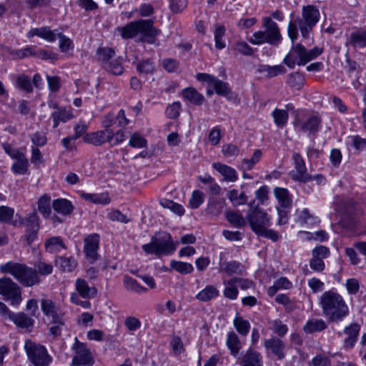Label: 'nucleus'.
<instances>
[{
	"label": "nucleus",
	"mask_w": 366,
	"mask_h": 366,
	"mask_svg": "<svg viewBox=\"0 0 366 366\" xmlns=\"http://www.w3.org/2000/svg\"><path fill=\"white\" fill-rule=\"evenodd\" d=\"M0 272L13 276L21 285L29 287L39 284L40 276H47L53 272V265L39 260L30 267L19 262H8L0 265Z\"/></svg>",
	"instance_id": "f257e3e1"
},
{
	"label": "nucleus",
	"mask_w": 366,
	"mask_h": 366,
	"mask_svg": "<svg viewBox=\"0 0 366 366\" xmlns=\"http://www.w3.org/2000/svg\"><path fill=\"white\" fill-rule=\"evenodd\" d=\"M322 315L330 322H339L349 315V308L343 297L337 292L326 291L320 297Z\"/></svg>",
	"instance_id": "f03ea898"
},
{
	"label": "nucleus",
	"mask_w": 366,
	"mask_h": 366,
	"mask_svg": "<svg viewBox=\"0 0 366 366\" xmlns=\"http://www.w3.org/2000/svg\"><path fill=\"white\" fill-rule=\"evenodd\" d=\"M262 28L264 30L255 31L251 37L248 38L249 42L253 45L267 43L272 46H279L282 41V36L277 24L271 17H264Z\"/></svg>",
	"instance_id": "7ed1b4c3"
},
{
	"label": "nucleus",
	"mask_w": 366,
	"mask_h": 366,
	"mask_svg": "<svg viewBox=\"0 0 366 366\" xmlns=\"http://www.w3.org/2000/svg\"><path fill=\"white\" fill-rule=\"evenodd\" d=\"M153 24L151 19H140L119 27L117 30L123 39H132L141 34L148 43L152 44L154 38L160 33V30L154 27Z\"/></svg>",
	"instance_id": "20e7f679"
},
{
	"label": "nucleus",
	"mask_w": 366,
	"mask_h": 366,
	"mask_svg": "<svg viewBox=\"0 0 366 366\" xmlns=\"http://www.w3.org/2000/svg\"><path fill=\"white\" fill-rule=\"evenodd\" d=\"M247 220L252 230L256 234L269 239L273 242L278 240L279 235L277 232L267 228L270 226V219L263 210L255 207L249 211L247 215Z\"/></svg>",
	"instance_id": "39448f33"
},
{
	"label": "nucleus",
	"mask_w": 366,
	"mask_h": 366,
	"mask_svg": "<svg viewBox=\"0 0 366 366\" xmlns=\"http://www.w3.org/2000/svg\"><path fill=\"white\" fill-rule=\"evenodd\" d=\"M177 242H174L169 233L162 232L152 237L151 242L142 245V249L148 254L161 256L171 254L177 249Z\"/></svg>",
	"instance_id": "423d86ee"
},
{
	"label": "nucleus",
	"mask_w": 366,
	"mask_h": 366,
	"mask_svg": "<svg viewBox=\"0 0 366 366\" xmlns=\"http://www.w3.org/2000/svg\"><path fill=\"white\" fill-rule=\"evenodd\" d=\"M320 11L317 6L310 4L302 8V17L297 19L298 27L304 39H308L310 31L319 21Z\"/></svg>",
	"instance_id": "0eeeda50"
},
{
	"label": "nucleus",
	"mask_w": 366,
	"mask_h": 366,
	"mask_svg": "<svg viewBox=\"0 0 366 366\" xmlns=\"http://www.w3.org/2000/svg\"><path fill=\"white\" fill-rule=\"evenodd\" d=\"M24 347L29 360L34 366H49L51 362L52 358L44 346L27 340Z\"/></svg>",
	"instance_id": "6e6552de"
},
{
	"label": "nucleus",
	"mask_w": 366,
	"mask_h": 366,
	"mask_svg": "<svg viewBox=\"0 0 366 366\" xmlns=\"http://www.w3.org/2000/svg\"><path fill=\"white\" fill-rule=\"evenodd\" d=\"M292 159L294 161L295 169L289 173L292 179L301 182H307L315 179L319 184H321L325 180L324 177L320 174L311 176L307 173L305 161L300 153H294Z\"/></svg>",
	"instance_id": "1a4fd4ad"
},
{
	"label": "nucleus",
	"mask_w": 366,
	"mask_h": 366,
	"mask_svg": "<svg viewBox=\"0 0 366 366\" xmlns=\"http://www.w3.org/2000/svg\"><path fill=\"white\" fill-rule=\"evenodd\" d=\"M0 295L12 305H18L22 300L21 287L9 277L0 278Z\"/></svg>",
	"instance_id": "9d476101"
},
{
	"label": "nucleus",
	"mask_w": 366,
	"mask_h": 366,
	"mask_svg": "<svg viewBox=\"0 0 366 366\" xmlns=\"http://www.w3.org/2000/svg\"><path fill=\"white\" fill-rule=\"evenodd\" d=\"M308 62L306 58V48L300 44H293L290 52L285 56L283 63L293 69L295 64L305 65Z\"/></svg>",
	"instance_id": "9b49d317"
},
{
	"label": "nucleus",
	"mask_w": 366,
	"mask_h": 366,
	"mask_svg": "<svg viewBox=\"0 0 366 366\" xmlns=\"http://www.w3.org/2000/svg\"><path fill=\"white\" fill-rule=\"evenodd\" d=\"M113 138L114 132L112 129H102L86 134L83 139L87 144L100 147L107 142L111 143Z\"/></svg>",
	"instance_id": "f8f14e48"
},
{
	"label": "nucleus",
	"mask_w": 366,
	"mask_h": 366,
	"mask_svg": "<svg viewBox=\"0 0 366 366\" xmlns=\"http://www.w3.org/2000/svg\"><path fill=\"white\" fill-rule=\"evenodd\" d=\"M73 348L76 350V355L73 358V364L75 365L92 366L94 360L90 352L86 345L80 342L77 337L75 338V343Z\"/></svg>",
	"instance_id": "ddd939ff"
},
{
	"label": "nucleus",
	"mask_w": 366,
	"mask_h": 366,
	"mask_svg": "<svg viewBox=\"0 0 366 366\" xmlns=\"http://www.w3.org/2000/svg\"><path fill=\"white\" fill-rule=\"evenodd\" d=\"M322 119L318 115L309 117L305 121L295 120V126L299 131L309 132L310 134H315L321 127Z\"/></svg>",
	"instance_id": "4468645a"
},
{
	"label": "nucleus",
	"mask_w": 366,
	"mask_h": 366,
	"mask_svg": "<svg viewBox=\"0 0 366 366\" xmlns=\"http://www.w3.org/2000/svg\"><path fill=\"white\" fill-rule=\"evenodd\" d=\"M0 51L3 56L10 60L24 59L35 54V46H28L21 49H12L6 46H0Z\"/></svg>",
	"instance_id": "2eb2a0df"
},
{
	"label": "nucleus",
	"mask_w": 366,
	"mask_h": 366,
	"mask_svg": "<svg viewBox=\"0 0 366 366\" xmlns=\"http://www.w3.org/2000/svg\"><path fill=\"white\" fill-rule=\"evenodd\" d=\"M84 252L86 257L93 262L99 257L97 251L99 244V235L98 234H89L84 239Z\"/></svg>",
	"instance_id": "dca6fc26"
},
{
	"label": "nucleus",
	"mask_w": 366,
	"mask_h": 366,
	"mask_svg": "<svg viewBox=\"0 0 366 366\" xmlns=\"http://www.w3.org/2000/svg\"><path fill=\"white\" fill-rule=\"evenodd\" d=\"M219 272L224 273L228 276L233 274L242 276L246 274L245 267L242 263L235 260L220 262Z\"/></svg>",
	"instance_id": "f3484780"
},
{
	"label": "nucleus",
	"mask_w": 366,
	"mask_h": 366,
	"mask_svg": "<svg viewBox=\"0 0 366 366\" xmlns=\"http://www.w3.org/2000/svg\"><path fill=\"white\" fill-rule=\"evenodd\" d=\"M41 310L48 317L51 318L52 323L64 325L61 317L59 315L55 303L51 300H42L41 302Z\"/></svg>",
	"instance_id": "a211bd4d"
},
{
	"label": "nucleus",
	"mask_w": 366,
	"mask_h": 366,
	"mask_svg": "<svg viewBox=\"0 0 366 366\" xmlns=\"http://www.w3.org/2000/svg\"><path fill=\"white\" fill-rule=\"evenodd\" d=\"M241 366H263L261 354L252 348H249L242 355L239 362Z\"/></svg>",
	"instance_id": "6ab92c4d"
},
{
	"label": "nucleus",
	"mask_w": 366,
	"mask_h": 366,
	"mask_svg": "<svg viewBox=\"0 0 366 366\" xmlns=\"http://www.w3.org/2000/svg\"><path fill=\"white\" fill-rule=\"evenodd\" d=\"M360 326L357 323H352L345 327L344 333L347 336L344 340V347L351 349L354 347L360 333Z\"/></svg>",
	"instance_id": "aec40b11"
},
{
	"label": "nucleus",
	"mask_w": 366,
	"mask_h": 366,
	"mask_svg": "<svg viewBox=\"0 0 366 366\" xmlns=\"http://www.w3.org/2000/svg\"><path fill=\"white\" fill-rule=\"evenodd\" d=\"M75 287L78 294L84 299L94 298L97 294L96 287H90L84 279H76L75 281Z\"/></svg>",
	"instance_id": "412c9836"
},
{
	"label": "nucleus",
	"mask_w": 366,
	"mask_h": 366,
	"mask_svg": "<svg viewBox=\"0 0 366 366\" xmlns=\"http://www.w3.org/2000/svg\"><path fill=\"white\" fill-rule=\"evenodd\" d=\"M227 203L224 198L211 197L209 199L205 212L212 217H218L226 207Z\"/></svg>",
	"instance_id": "4be33fe9"
},
{
	"label": "nucleus",
	"mask_w": 366,
	"mask_h": 366,
	"mask_svg": "<svg viewBox=\"0 0 366 366\" xmlns=\"http://www.w3.org/2000/svg\"><path fill=\"white\" fill-rule=\"evenodd\" d=\"M52 207L56 212L63 216L70 215L74 209L71 202L64 198L54 199L52 202Z\"/></svg>",
	"instance_id": "5701e85b"
},
{
	"label": "nucleus",
	"mask_w": 366,
	"mask_h": 366,
	"mask_svg": "<svg viewBox=\"0 0 366 366\" xmlns=\"http://www.w3.org/2000/svg\"><path fill=\"white\" fill-rule=\"evenodd\" d=\"M9 319L18 327L28 329L34 325V320L24 312L9 313Z\"/></svg>",
	"instance_id": "b1692460"
},
{
	"label": "nucleus",
	"mask_w": 366,
	"mask_h": 366,
	"mask_svg": "<svg viewBox=\"0 0 366 366\" xmlns=\"http://www.w3.org/2000/svg\"><path fill=\"white\" fill-rule=\"evenodd\" d=\"M264 346L267 350H270L279 359L284 358L285 345L281 340L276 337L265 340Z\"/></svg>",
	"instance_id": "393cba45"
},
{
	"label": "nucleus",
	"mask_w": 366,
	"mask_h": 366,
	"mask_svg": "<svg viewBox=\"0 0 366 366\" xmlns=\"http://www.w3.org/2000/svg\"><path fill=\"white\" fill-rule=\"evenodd\" d=\"M212 167L219 172L227 182H233L237 179V172L231 167L219 162H214L212 164Z\"/></svg>",
	"instance_id": "a878e982"
},
{
	"label": "nucleus",
	"mask_w": 366,
	"mask_h": 366,
	"mask_svg": "<svg viewBox=\"0 0 366 366\" xmlns=\"http://www.w3.org/2000/svg\"><path fill=\"white\" fill-rule=\"evenodd\" d=\"M226 345L230 352V355L234 357H237L242 347L238 335L234 331L228 332Z\"/></svg>",
	"instance_id": "bb28decb"
},
{
	"label": "nucleus",
	"mask_w": 366,
	"mask_h": 366,
	"mask_svg": "<svg viewBox=\"0 0 366 366\" xmlns=\"http://www.w3.org/2000/svg\"><path fill=\"white\" fill-rule=\"evenodd\" d=\"M56 35L57 34L51 31L48 26L31 29L27 34L29 38L37 36L49 42L54 41L56 40Z\"/></svg>",
	"instance_id": "cd10ccee"
},
{
	"label": "nucleus",
	"mask_w": 366,
	"mask_h": 366,
	"mask_svg": "<svg viewBox=\"0 0 366 366\" xmlns=\"http://www.w3.org/2000/svg\"><path fill=\"white\" fill-rule=\"evenodd\" d=\"M45 250L49 253H57L66 247L60 237H52L46 239L44 242Z\"/></svg>",
	"instance_id": "c85d7f7f"
},
{
	"label": "nucleus",
	"mask_w": 366,
	"mask_h": 366,
	"mask_svg": "<svg viewBox=\"0 0 366 366\" xmlns=\"http://www.w3.org/2000/svg\"><path fill=\"white\" fill-rule=\"evenodd\" d=\"M257 70L259 72L264 74L267 78H272L280 74H283L287 71L285 66L281 64L275 66L261 64L258 66Z\"/></svg>",
	"instance_id": "c756f323"
},
{
	"label": "nucleus",
	"mask_w": 366,
	"mask_h": 366,
	"mask_svg": "<svg viewBox=\"0 0 366 366\" xmlns=\"http://www.w3.org/2000/svg\"><path fill=\"white\" fill-rule=\"evenodd\" d=\"M11 166V171L16 174H25L28 172L29 163L24 153L18 157Z\"/></svg>",
	"instance_id": "7c9ffc66"
},
{
	"label": "nucleus",
	"mask_w": 366,
	"mask_h": 366,
	"mask_svg": "<svg viewBox=\"0 0 366 366\" xmlns=\"http://www.w3.org/2000/svg\"><path fill=\"white\" fill-rule=\"evenodd\" d=\"M274 194L279 201L280 207L290 209L292 206V199L287 189L276 187Z\"/></svg>",
	"instance_id": "2f4dec72"
},
{
	"label": "nucleus",
	"mask_w": 366,
	"mask_h": 366,
	"mask_svg": "<svg viewBox=\"0 0 366 366\" xmlns=\"http://www.w3.org/2000/svg\"><path fill=\"white\" fill-rule=\"evenodd\" d=\"M182 96L184 99L188 100L195 105H201L204 101V96L193 87L184 89L182 90Z\"/></svg>",
	"instance_id": "473e14b6"
},
{
	"label": "nucleus",
	"mask_w": 366,
	"mask_h": 366,
	"mask_svg": "<svg viewBox=\"0 0 366 366\" xmlns=\"http://www.w3.org/2000/svg\"><path fill=\"white\" fill-rule=\"evenodd\" d=\"M74 117L72 112L69 110H66V108H57V110L51 114L53 119V127L56 128L59 126L60 122H66Z\"/></svg>",
	"instance_id": "72a5a7b5"
},
{
	"label": "nucleus",
	"mask_w": 366,
	"mask_h": 366,
	"mask_svg": "<svg viewBox=\"0 0 366 366\" xmlns=\"http://www.w3.org/2000/svg\"><path fill=\"white\" fill-rule=\"evenodd\" d=\"M326 328L327 324L322 319H311L303 327L304 331L307 334L321 332Z\"/></svg>",
	"instance_id": "f704fd0d"
},
{
	"label": "nucleus",
	"mask_w": 366,
	"mask_h": 366,
	"mask_svg": "<svg viewBox=\"0 0 366 366\" xmlns=\"http://www.w3.org/2000/svg\"><path fill=\"white\" fill-rule=\"evenodd\" d=\"M51 197L49 194H44L39 197L37 202V209L44 218L50 217L51 213Z\"/></svg>",
	"instance_id": "c9c22d12"
},
{
	"label": "nucleus",
	"mask_w": 366,
	"mask_h": 366,
	"mask_svg": "<svg viewBox=\"0 0 366 366\" xmlns=\"http://www.w3.org/2000/svg\"><path fill=\"white\" fill-rule=\"evenodd\" d=\"M237 277H232L227 280H224L223 284L225 288L223 291L224 296L229 300H235L238 295V290L236 287Z\"/></svg>",
	"instance_id": "e433bc0d"
},
{
	"label": "nucleus",
	"mask_w": 366,
	"mask_h": 366,
	"mask_svg": "<svg viewBox=\"0 0 366 366\" xmlns=\"http://www.w3.org/2000/svg\"><path fill=\"white\" fill-rule=\"evenodd\" d=\"M213 87L217 95L225 97L228 99H232V94L233 93L227 82L223 81L217 78Z\"/></svg>",
	"instance_id": "4c0bfd02"
},
{
	"label": "nucleus",
	"mask_w": 366,
	"mask_h": 366,
	"mask_svg": "<svg viewBox=\"0 0 366 366\" xmlns=\"http://www.w3.org/2000/svg\"><path fill=\"white\" fill-rule=\"evenodd\" d=\"M225 217L235 227H243L247 223L243 216L237 212L228 210L225 212Z\"/></svg>",
	"instance_id": "58836bf2"
},
{
	"label": "nucleus",
	"mask_w": 366,
	"mask_h": 366,
	"mask_svg": "<svg viewBox=\"0 0 366 366\" xmlns=\"http://www.w3.org/2000/svg\"><path fill=\"white\" fill-rule=\"evenodd\" d=\"M218 295L219 291L214 286L207 285L196 295V298L202 302H207Z\"/></svg>",
	"instance_id": "ea45409f"
},
{
	"label": "nucleus",
	"mask_w": 366,
	"mask_h": 366,
	"mask_svg": "<svg viewBox=\"0 0 366 366\" xmlns=\"http://www.w3.org/2000/svg\"><path fill=\"white\" fill-rule=\"evenodd\" d=\"M233 325L236 330L242 336H247L250 329V323L241 316H236L233 321Z\"/></svg>",
	"instance_id": "a19ab883"
},
{
	"label": "nucleus",
	"mask_w": 366,
	"mask_h": 366,
	"mask_svg": "<svg viewBox=\"0 0 366 366\" xmlns=\"http://www.w3.org/2000/svg\"><path fill=\"white\" fill-rule=\"evenodd\" d=\"M287 83L290 87L300 90L305 84V76L299 72L291 73L287 76Z\"/></svg>",
	"instance_id": "79ce46f5"
},
{
	"label": "nucleus",
	"mask_w": 366,
	"mask_h": 366,
	"mask_svg": "<svg viewBox=\"0 0 366 366\" xmlns=\"http://www.w3.org/2000/svg\"><path fill=\"white\" fill-rule=\"evenodd\" d=\"M170 267L181 274H190L194 271L192 264L181 261L172 260L170 262Z\"/></svg>",
	"instance_id": "37998d69"
},
{
	"label": "nucleus",
	"mask_w": 366,
	"mask_h": 366,
	"mask_svg": "<svg viewBox=\"0 0 366 366\" xmlns=\"http://www.w3.org/2000/svg\"><path fill=\"white\" fill-rule=\"evenodd\" d=\"M227 197L234 206L245 204L247 202V197L244 192L238 194L237 189H232L227 192Z\"/></svg>",
	"instance_id": "c03bdc74"
},
{
	"label": "nucleus",
	"mask_w": 366,
	"mask_h": 366,
	"mask_svg": "<svg viewBox=\"0 0 366 366\" xmlns=\"http://www.w3.org/2000/svg\"><path fill=\"white\" fill-rule=\"evenodd\" d=\"M26 232H37L39 229V218L36 213L31 214L24 221Z\"/></svg>",
	"instance_id": "a18cd8bd"
},
{
	"label": "nucleus",
	"mask_w": 366,
	"mask_h": 366,
	"mask_svg": "<svg viewBox=\"0 0 366 366\" xmlns=\"http://www.w3.org/2000/svg\"><path fill=\"white\" fill-rule=\"evenodd\" d=\"M56 261L64 272H72L77 265L76 261L71 257H59Z\"/></svg>",
	"instance_id": "49530a36"
},
{
	"label": "nucleus",
	"mask_w": 366,
	"mask_h": 366,
	"mask_svg": "<svg viewBox=\"0 0 366 366\" xmlns=\"http://www.w3.org/2000/svg\"><path fill=\"white\" fill-rule=\"evenodd\" d=\"M124 284L127 290L134 292L142 293L147 290L146 287L140 285L136 280H134L128 276L124 277Z\"/></svg>",
	"instance_id": "de8ad7c7"
},
{
	"label": "nucleus",
	"mask_w": 366,
	"mask_h": 366,
	"mask_svg": "<svg viewBox=\"0 0 366 366\" xmlns=\"http://www.w3.org/2000/svg\"><path fill=\"white\" fill-rule=\"evenodd\" d=\"M350 43L354 47L366 46V31H357L350 34Z\"/></svg>",
	"instance_id": "09e8293b"
},
{
	"label": "nucleus",
	"mask_w": 366,
	"mask_h": 366,
	"mask_svg": "<svg viewBox=\"0 0 366 366\" xmlns=\"http://www.w3.org/2000/svg\"><path fill=\"white\" fill-rule=\"evenodd\" d=\"M272 117L276 125L283 127L287 122L289 115L286 110L275 109L272 112Z\"/></svg>",
	"instance_id": "8fccbe9b"
},
{
	"label": "nucleus",
	"mask_w": 366,
	"mask_h": 366,
	"mask_svg": "<svg viewBox=\"0 0 366 366\" xmlns=\"http://www.w3.org/2000/svg\"><path fill=\"white\" fill-rule=\"evenodd\" d=\"M115 51L113 49L109 47L99 48L97 51V56L99 61L104 65L108 63V61L114 55Z\"/></svg>",
	"instance_id": "3c124183"
},
{
	"label": "nucleus",
	"mask_w": 366,
	"mask_h": 366,
	"mask_svg": "<svg viewBox=\"0 0 366 366\" xmlns=\"http://www.w3.org/2000/svg\"><path fill=\"white\" fill-rule=\"evenodd\" d=\"M160 204L163 207L170 209L179 216L183 215L184 213L183 207L172 200L164 199L161 201Z\"/></svg>",
	"instance_id": "603ef678"
},
{
	"label": "nucleus",
	"mask_w": 366,
	"mask_h": 366,
	"mask_svg": "<svg viewBox=\"0 0 366 366\" xmlns=\"http://www.w3.org/2000/svg\"><path fill=\"white\" fill-rule=\"evenodd\" d=\"M262 155V151L260 149H256L250 159H244L242 161L243 168L244 169L251 170L254 164L260 160Z\"/></svg>",
	"instance_id": "864d4df0"
},
{
	"label": "nucleus",
	"mask_w": 366,
	"mask_h": 366,
	"mask_svg": "<svg viewBox=\"0 0 366 366\" xmlns=\"http://www.w3.org/2000/svg\"><path fill=\"white\" fill-rule=\"evenodd\" d=\"M224 34V26L222 25L217 26L214 31V41L215 47L218 49H222L226 46L224 41L222 40Z\"/></svg>",
	"instance_id": "5fc2aeb1"
},
{
	"label": "nucleus",
	"mask_w": 366,
	"mask_h": 366,
	"mask_svg": "<svg viewBox=\"0 0 366 366\" xmlns=\"http://www.w3.org/2000/svg\"><path fill=\"white\" fill-rule=\"evenodd\" d=\"M16 84L19 88L26 91V92L29 93L33 90L30 78L24 74H21L17 76Z\"/></svg>",
	"instance_id": "6e6d98bb"
},
{
	"label": "nucleus",
	"mask_w": 366,
	"mask_h": 366,
	"mask_svg": "<svg viewBox=\"0 0 366 366\" xmlns=\"http://www.w3.org/2000/svg\"><path fill=\"white\" fill-rule=\"evenodd\" d=\"M136 67L141 74H152L154 69V64L150 59H145L139 62Z\"/></svg>",
	"instance_id": "4d7b16f0"
},
{
	"label": "nucleus",
	"mask_w": 366,
	"mask_h": 366,
	"mask_svg": "<svg viewBox=\"0 0 366 366\" xmlns=\"http://www.w3.org/2000/svg\"><path fill=\"white\" fill-rule=\"evenodd\" d=\"M169 8L174 14L182 12L187 6V0H168Z\"/></svg>",
	"instance_id": "13d9d810"
},
{
	"label": "nucleus",
	"mask_w": 366,
	"mask_h": 366,
	"mask_svg": "<svg viewBox=\"0 0 366 366\" xmlns=\"http://www.w3.org/2000/svg\"><path fill=\"white\" fill-rule=\"evenodd\" d=\"M204 202V194L199 190H194L189 200L192 209H197Z\"/></svg>",
	"instance_id": "bf43d9fd"
},
{
	"label": "nucleus",
	"mask_w": 366,
	"mask_h": 366,
	"mask_svg": "<svg viewBox=\"0 0 366 366\" xmlns=\"http://www.w3.org/2000/svg\"><path fill=\"white\" fill-rule=\"evenodd\" d=\"M129 145L134 148H144L147 146V140L137 133L131 135Z\"/></svg>",
	"instance_id": "052dcab7"
},
{
	"label": "nucleus",
	"mask_w": 366,
	"mask_h": 366,
	"mask_svg": "<svg viewBox=\"0 0 366 366\" xmlns=\"http://www.w3.org/2000/svg\"><path fill=\"white\" fill-rule=\"evenodd\" d=\"M180 109H181L180 102H175L167 107L165 114H166L167 117L169 119H176L179 115Z\"/></svg>",
	"instance_id": "680f3d73"
},
{
	"label": "nucleus",
	"mask_w": 366,
	"mask_h": 366,
	"mask_svg": "<svg viewBox=\"0 0 366 366\" xmlns=\"http://www.w3.org/2000/svg\"><path fill=\"white\" fill-rule=\"evenodd\" d=\"M59 41V48L62 52H66L73 48V43L71 39L66 37L61 33H58L57 35Z\"/></svg>",
	"instance_id": "e2e57ef3"
},
{
	"label": "nucleus",
	"mask_w": 366,
	"mask_h": 366,
	"mask_svg": "<svg viewBox=\"0 0 366 366\" xmlns=\"http://www.w3.org/2000/svg\"><path fill=\"white\" fill-rule=\"evenodd\" d=\"M14 216V209L9 207H0V222L10 223Z\"/></svg>",
	"instance_id": "0e129e2a"
},
{
	"label": "nucleus",
	"mask_w": 366,
	"mask_h": 366,
	"mask_svg": "<svg viewBox=\"0 0 366 366\" xmlns=\"http://www.w3.org/2000/svg\"><path fill=\"white\" fill-rule=\"evenodd\" d=\"M105 69L114 75H120L123 73L124 69L122 64L117 60L108 62L106 65H104Z\"/></svg>",
	"instance_id": "69168bd1"
},
{
	"label": "nucleus",
	"mask_w": 366,
	"mask_h": 366,
	"mask_svg": "<svg viewBox=\"0 0 366 366\" xmlns=\"http://www.w3.org/2000/svg\"><path fill=\"white\" fill-rule=\"evenodd\" d=\"M124 325L129 331L134 332L140 328L141 322L138 318L129 316L126 317L124 320Z\"/></svg>",
	"instance_id": "338daca9"
},
{
	"label": "nucleus",
	"mask_w": 366,
	"mask_h": 366,
	"mask_svg": "<svg viewBox=\"0 0 366 366\" xmlns=\"http://www.w3.org/2000/svg\"><path fill=\"white\" fill-rule=\"evenodd\" d=\"M310 366H331V361L327 356L317 355L311 360Z\"/></svg>",
	"instance_id": "774afa93"
}]
</instances>
